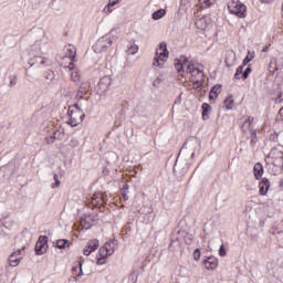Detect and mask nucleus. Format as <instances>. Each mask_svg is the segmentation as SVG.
<instances>
[{
    "label": "nucleus",
    "mask_w": 283,
    "mask_h": 283,
    "mask_svg": "<svg viewBox=\"0 0 283 283\" xmlns=\"http://www.w3.org/2000/svg\"><path fill=\"white\" fill-rule=\"evenodd\" d=\"M186 72L187 74H191L192 82L197 87H200L205 83V69L196 67L193 63L189 62Z\"/></svg>",
    "instance_id": "nucleus-1"
},
{
    "label": "nucleus",
    "mask_w": 283,
    "mask_h": 283,
    "mask_svg": "<svg viewBox=\"0 0 283 283\" xmlns=\"http://www.w3.org/2000/svg\"><path fill=\"white\" fill-rule=\"evenodd\" d=\"M112 34H114V30L97 40L95 45L93 46L94 52L96 54H101L102 52H107L109 48H112V43H114V39H112Z\"/></svg>",
    "instance_id": "nucleus-2"
},
{
    "label": "nucleus",
    "mask_w": 283,
    "mask_h": 283,
    "mask_svg": "<svg viewBox=\"0 0 283 283\" xmlns=\"http://www.w3.org/2000/svg\"><path fill=\"white\" fill-rule=\"evenodd\" d=\"M159 50H160V53L156 51L153 65L155 67H165V63L167 59H169V50H167V42H160Z\"/></svg>",
    "instance_id": "nucleus-3"
},
{
    "label": "nucleus",
    "mask_w": 283,
    "mask_h": 283,
    "mask_svg": "<svg viewBox=\"0 0 283 283\" xmlns=\"http://www.w3.org/2000/svg\"><path fill=\"white\" fill-rule=\"evenodd\" d=\"M228 10L230 14H235L239 19H244L247 17V6L238 2V0L228 2Z\"/></svg>",
    "instance_id": "nucleus-4"
},
{
    "label": "nucleus",
    "mask_w": 283,
    "mask_h": 283,
    "mask_svg": "<svg viewBox=\"0 0 283 283\" xmlns=\"http://www.w3.org/2000/svg\"><path fill=\"white\" fill-rule=\"evenodd\" d=\"M48 247V235H40L34 247L35 255H45Z\"/></svg>",
    "instance_id": "nucleus-5"
},
{
    "label": "nucleus",
    "mask_w": 283,
    "mask_h": 283,
    "mask_svg": "<svg viewBox=\"0 0 283 283\" xmlns=\"http://www.w3.org/2000/svg\"><path fill=\"white\" fill-rule=\"evenodd\" d=\"M118 248V240L113 239L106 242L102 248H99V253L102 255H113L114 251Z\"/></svg>",
    "instance_id": "nucleus-6"
},
{
    "label": "nucleus",
    "mask_w": 283,
    "mask_h": 283,
    "mask_svg": "<svg viewBox=\"0 0 283 283\" xmlns=\"http://www.w3.org/2000/svg\"><path fill=\"white\" fill-rule=\"evenodd\" d=\"M269 158L272 159V165L274 167H279L280 169H282L283 167V151L282 150H277V149H272Z\"/></svg>",
    "instance_id": "nucleus-7"
},
{
    "label": "nucleus",
    "mask_w": 283,
    "mask_h": 283,
    "mask_svg": "<svg viewBox=\"0 0 283 283\" xmlns=\"http://www.w3.org/2000/svg\"><path fill=\"white\" fill-rule=\"evenodd\" d=\"M92 207H103V205H107V193L96 192L93 195L91 199Z\"/></svg>",
    "instance_id": "nucleus-8"
},
{
    "label": "nucleus",
    "mask_w": 283,
    "mask_h": 283,
    "mask_svg": "<svg viewBox=\"0 0 283 283\" xmlns=\"http://www.w3.org/2000/svg\"><path fill=\"white\" fill-rule=\"evenodd\" d=\"M112 85V77L109 75L103 76L98 84H97V92L99 94H105L109 90V86Z\"/></svg>",
    "instance_id": "nucleus-9"
},
{
    "label": "nucleus",
    "mask_w": 283,
    "mask_h": 283,
    "mask_svg": "<svg viewBox=\"0 0 283 283\" xmlns=\"http://www.w3.org/2000/svg\"><path fill=\"white\" fill-rule=\"evenodd\" d=\"M66 56L71 59V63L67 67L71 72H74V70H76V64H74L76 61V48L69 45L66 49Z\"/></svg>",
    "instance_id": "nucleus-10"
},
{
    "label": "nucleus",
    "mask_w": 283,
    "mask_h": 283,
    "mask_svg": "<svg viewBox=\"0 0 283 283\" xmlns=\"http://www.w3.org/2000/svg\"><path fill=\"white\" fill-rule=\"evenodd\" d=\"M67 114L70 116V120L67 122V125H71V127H76V125L81 124V119H78V111L72 109V106L69 107Z\"/></svg>",
    "instance_id": "nucleus-11"
},
{
    "label": "nucleus",
    "mask_w": 283,
    "mask_h": 283,
    "mask_svg": "<svg viewBox=\"0 0 283 283\" xmlns=\"http://www.w3.org/2000/svg\"><path fill=\"white\" fill-rule=\"evenodd\" d=\"M64 136H65L64 132L56 129L53 132V134L51 136L45 137V143H46V145H54V143H56V140H63Z\"/></svg>",
    "instance_id": "nucleus-12"
},
{
    "label": "nucleus",
    "mask_w": 283,
    "mask_h": 283,
    "mask_svg": "<svg viewBox=\"0 0 283 283\" xmlns=\"http://www.w3.org/2000/svg\"><path fill=\"white\" fill-rule=\"evenodd\" d=\"M269 189H271V181L269 180V178L264 177L259 182L260 196H266V193H269Z\"/></svg>",
    "instance_id": "nucleus-13"
},
{
    "label": "nucleus",
    "mask_w": 283,
    "mask_h": 283,
    "mask_svg": "<svg viewBox=\"0 0 283 283\" xmlns=\"http://www.w3.org/2000/svg\"><path fill=\"white\" fill-rule=\"evenodd\" d=\"M205 268L207 271H216L218 269V258L216 256H207L203 260Z\"/></svg>",
    "instance_id": "nucleus-14"
},
{
    "label": "nucleus",
    "mask_w": 283,
    "mask_h": 283,
    "mask_svg": "<svg viewBox=\"0 0 283 283\" xmlns=\"http://www.w3.org/2000/svg\"><path fill=\"white\" fill-rule=\"evenodd\" d=\"M48 63V60L41 55H35L29 60L30 67H41V65H45Z\"/></svg>",
    "instance_id": "nucleus-15"
},
{
    "label": "nucleus",
    "mask_w": 283,
    "mask_h": 283,
    "mask_svg": "<svg viewBox=\"0 0 283 283\" xmlns=\"http://www.w3.org/2000/svg\"><path fill=\"white\" fill-rule=\"evenodd\" d=\"M253 120H255V118H253V116H248L244 118V120L241 125V132H243V134H247L248 132L251 133V129H254Z\"/></svg>",
    "instance_id": "nucleus-16"
},
{
    "label": "nucleus",
    "mask_w": 283,
    "mask_h": 283,
    "mask_svg": "<svg viewBox=\"0 0 283 283\" xmlns=\"http://www.w3.org/2000/svg\"><path fill=\"white\" fill-rule=\"evenodd\" d=\"M80 224L87 231L91 227H94V218L92 214L84 216L80 219Z\"/></svg>",
    "instance_id": "nucleus-17"
},
{
    "label": "nucleus",
    "mask_w": 283,
    "mask_h": 283,
    "mask_svg": "<svg viewBox=\"0 0 283 283\" xmlns=\"http://www.w3.org/2000/svg\"><path fill=\"white\" fill-rule=\"evenodd\" d=\"M253 174H254V178L256 180H261L262 176L264 175V167L262 166L261 163H256L253 167Z\"/></svg>",
    "instance_id": "nucleus-18"
},
{
    "label": "nucleus",
    "mask_w": 283,
    "mask_h": 283,
    "mask_svg": "<svg viewBox=\"0 0 283 283\" xmlns=\"http://www.w3.org/2000/svg\"><path fill=\"white\" fill-rule=\"evenodd\" d=\"M220 92H222V85L216 84L214 86H212V88L210 90V93H209V99L216 101V98H218V94H220Z\"/></svg>",
    "instance_id": "nucleus-19"
},
{
    "label": "nucleus",
    "mask_w": 283,
    "mask_h": 283,
    "mask_svg": "<svg viewBox=\"0 0 283 283\" xmlns=\"http://www.w3.org/2000/svg\"><path fill=\"white\" fill-rule=\"evenodd\" d=\"M72 271L73 275L76 277H83V262L78 261L77 265L73 266Z\"/></svg>",
    "instance_id": "nucleus-20"
},
{
    "label": "nucleus",
    "mask_w": 283,
    "mask_h": 283,
    "mask_svg": "<svg viewBox=\"0 0 283 283\" xmlns=\"http://www.w3.org/2000/svg\"><path fill=\"white\" fill-rule=\"evenodd\" d=\"M53 247H56V249H66V247H70V240L59 239L56 242H53Z\"/></svg>",
    "instance_id": "nucleus-21"
},
{
    "label": "nucleus",
    "mask_w": 283,
    "mask_h": 283,
    "mask_svg": "<svg viewBox=\"0 0 283 283\" xmlns=\"http://www.w3.org/2000/svg\"><path fill=\"white\" fill-rule=\"evenodd\" d=\"M85 94H87V88L82 84L75 95L76 101H83V96H85Z\"/></svg>",
    "instance_id": "nucleus-22"
},
{
    "label": "nucleus",
    "mask_w": 283,
    "mask_h": 283,
    "mask_svg": "<svg viewBox=\"0 0 283 283\" xmlns=\"http://www.w3.org/2000/svg\"><path fill=\"white\" fill-rule=\"evenodd\" d=\"M201 109H202L203 120H208L209 112H211V105H209L208 103H203L202 106H201Z\"/></svg>",
    "instance_id": "nucleus-23"
},
{
    "label": "nucleus",
    "mask_w": 283,
    "mask_h": 283,
    "mask_svg": "<svg viewBox=\"0 0 283 283\" xmlns=\"http://www.w3.org/2000/svg\"><path fill=\"white\" fill-rule=\"evenodd\" d=\"M165 14H167V11H165V9H158L157 11H155L151 17L154 19V21H160V19H163V17H165Z\"/></svg>",
    "instance_id": "nucleus-24"
},
{
    "label": "nucleus",
    "mask_w": 283,
    "mask_h": 283,
    "mask_svg": "<svg viewBox=\"0 0 283 283\" xmlns=\"http://www.w3.org/2000/svg\"><path fill=\"white\" fill-rule=\"evenodd\" d=\"M14 255H17V252H13L9 256V264H10V266H19V263L21 262V258H15Z\"/></svg>",
    "instance_id": "nucleus-25"
},
{
    "label": "nucleus",
    "mask_w": 283,
    "mask_h": 283,
    "mask_svg": "<svg viewBox=\"0 0 283 283\" xmlns=\"http://www.w3.org/2000/svg\"><path fill=\"white\" fill-rule=\"evenodd\" d=\"M250 138H251V142H250L251 147H255V145H258V130L256 129H251Z\"/></svg>",
    "instance_id": "nucleus-26"
},
{
    "label": "nucleus",
    "mask_w": 283,
    "mask_h": 283,
    "mask_svg": "<svg viewBox=\"0 0 283 283\" xmlns=\"http://www.w3.org/2000/svg\"><path fill=\"white\" fill-rule=\"evenodd\" d=\"M87 249H90L92 252L96 251V249H98V240H91L87 243Z\"/></svg>",
    "instance_id": "nucleus-27"
},
{
    "label": "nucleus",
    "mask_w": 283,
    "mask_h": 283,
    "mask_svg": "<svg viewBox=\"0 0 283 283\" xmlns=\"http://www.w3.org/2000/svg\"><path fill=\"white\" fill-rule=\"evenodd\" d=\"M224 105L227 107V109H233V96H228L226 99H224Z\"/></svg>",
    "instance_id": "nucleus-28"
},
{
    "label": "nucleus",
    "mask_w": 283,
    "mask_h": 283,
    "mask_svg": "<svg viewBox=\"0 0 283 283\" xmlns=\"http://www.w3.org/2000/svg\"><path fill=\"white\" fill-rule=\"evenodd\" d=\"M53 180H54V184H52V189H59V187H61V179H59V175L57 174H54L53 175Z\"/></svg>",
    "instance_id": "nucleus-29"
},
{
    "label": "nucleus",
    "mask_w": 283,
    "mask_h": 283,
    "mask_svg": "<svg viewBox=\"0 0 283 283\" xmlns=\"http://www.w3.org/2000/svg\"><path fill=\"white\" fill-rule=\"evenodd\" d=\"M138 52V45L136 44H130L128 48H127V54H136Z\"/></svg>",
    "instance_id": "nucleus-30"
},
{
    "label": "nucleus",
    "mask_w": 283,
    "mask_h": 283,
    "mask_svg": "<svg viewBox=\"0 0 283 283\" xmlns=\"http://www.w3.org/2000/svg\"><path fill=\"white\" fill-rule=\"evenodd\" d=\"M175 67L179 74L180 72H185V64H182V61L180 60H177V62L175 63Z\"/></svg>",
    "instance_id": "nucleus-31"
},
{
    "label": "nucleus",
    "mask_w": 283,
    "mask_h": 283,
    "mask_svg": "<svg viewBox=\"0 0 283 283\" xmlns=\"http://www.w3.org/2000/svg\"><path fill=\"white\" fill-rule=\"evenodd\" d=\"M253 59H255L254 53H253L251 56L247 55V56L244 57V60H243V62H242L241 65H242L243 67H247V65H249V63H251V61H253Z\"/></svg>",
    "instance_id": "nucleus-32"
},
{
    "label": "nucleus",
    "mask_w": 283,
    "mask_h": 283,
    "mask_svg": "<svg viewBox=\"0 0 283 283\" xmlns=\"http://www.w3.org/2000/svg\"><path fill=\"white\" fill-rule=\"evenodd\" d=\"M54 71L49 70L46 72H44V78H46V81H54Z\"/></svg>",
    "instance_id": "nucleus-33"
},
{
    "label": "nucleus",
    "mask_w": 283,
    "mask_h": 283,
    "mask_svg": "<svg viewBox=\"0 0 283 283\" xmlns=\"http://www.w3.org/2000/svg\"><path fill=\"white\" fill-rule=\"evenodd\" d=\"M251 72H253V69L251 67V65H248L245 71L242 74V80L247 81V78H249V74H251Z\"/></svg>",
    "instance_id": "nucleus-34"
},
{
    "label": "nucleus",
    "mask_w": 283,
    "mask_h": 283,
    "mask_svg": "<svg viewBox=\"0 0 283 283\" xmlns=\"http://www.w3.org/2000/svg\"><path fill=\"white\" fill-rule=\"evenodd\" d=\"M120 1L123 0H108V3L106 6V8H108V12H113V10L109 8H114V6H116L117 3H120Z\"/></svg>",
    "instance_id": "nucleus-35"
},
{
    "label": "nucleus",
    "mask_w": 283,
    "mask_h": 283,
    "mask_svg": "<svg viewBox=\"0 0 283 283\" xmlns=\"http://www.w3.org/2000/svg\"><path fill=\"white\" fill-rule=\"evenodd\" d=\"M71 81H73L74 83H77V81H81V74H78L77 71H73L71 73Z\"/></svg>",
    "instance_id": "nucleus-36"
},
{
    "label": "nucleus",
    "mask_w": 283,
    "mask_h": 283,
    "mask_svg": "<svg viewBox=\"0 0 283 283\" xmlns=\"http://www.w3.org/2000/svg\"><path fill=\"white\" fill-rule=\"evenodd\" d=\"M138 282V273L133 272L128 276V283H136Z\"/></svg>",
    "instance_id": "nucleus-37"
},
{
    "label": "nucleus",
    "mask_w": 283,
    "mask_h": 283,
    "mask_svg": "<svg viewBox=\"0 0 283 283\" xmlns=\"http://www.w3.org/2000/svg\"><path fill=\"white\" fill-rule=\"evenodd\" d=\"M270 140H272V143H280V134H277V133L271 134Z\"/></svg>",
    "instance_id": "nucleus-38"
},
{
    "label": "nucleus",
    "mask_w": 283,
    "mask_h": 283,
    "mask_svg": "<svg viewBox=\"0 0 283 283\" xmlns=\"http://www.w3.org/2000/svg\"><path fill=\"white\" fill-rule=\"evenodd\" d=\"M282 96H283V92H282V90H279L276 92L275 103H283Z\"/></svg>",
    "instance_id": "nucleus-39"
},
{
    "label": "nucleus",
    "mask_w": 283,
    "mask_h": 283,
    "mask_svg": "<svg viewBox=\"0 0 283 283\" xmlns=\"http://www.w3.org/2000/svg\"><path fill=\"white\" fill-rule=\"evenodd\" d=\"M108 255H103L101 252H99V258H97V265H103L105 264V258H107Z\"/></svg>",
    "instance_id": "nucleus-40"
},
{
    "label": "nucleus",
    "mask_w": 283,
    "mask_h": 283,
    "mask_svg": "<svg viewBox=\"0 0 283 283\" xmlns=\"http://www.w3.org/2000/svg\"><path fill=\"white\" fill-rule=\"evenodd\" d=\"M200 3L205 4V8H211L213 6V0H199Z\"/></svg>",
    "instance_id": "nucleus-41"
},
{
    "label": "nucleus",
    "mask_w": 283,
    "mask_h": 283,
    "mask_svg": "<svg viewBox=\"0 0 283 283\" xmlns=\"http://www.w3.org/2000/svg\"><path fill=\"white\" fill-rule=\"evenodd\" d=\"M219 255L221 258H224V255H227V249H224V244H221L219 248Z\"/></svg>",
    "instance_id": "nucleus-42"
},
{
    "label": "nucleus",
    "mask_w": 283,
    "mask_h": 283,
    "mask_svg": "<svg viewBox=\"0 0 283 283\" xmlns=\"http://www.w3.org/2000/svg\"><path fill=\"white\" fill-rule=\"evenodd\" d=\"M9 87H14L17 85V75L10 76Z\"/></svg>",
    "instance_id": "nucleus-43"
},
{
    "label": "nucleus",
    "mask_w": 283,
    "mask_h": 283,
    "mask_svg": "<svg viewBox=\"0 0 283 283\" xmlns=\"http://www.w3.org/2000/svg\"><path fill=\"white\" fill-rule=\"evenodd\" d=\"M78 120L80 123H83V120H85V113L83 112V108H78Z\"/></svg>",
    "instance_id": "nucleus-44"
},
{
    "label": "nucleus",
    "mask_w": 283,
    "mask_h": 283,
    "mask_svg": "<svg viewBox=\"0 0 283 283\" xmlns=\"http://www.w3.org/2000/svg\"><path fill=\"white\" fill-rule=\"evenodd\" d=\"M185 242H186V244H191V242H193V235L192 234H187L185 237Z\"/></svg>",
    "instance_id": "nucleus-45"
},
{
    "label": "nucleus",
    "mask_w": 283,
    "mask_h": 283,
    "mask_svg": "<svg viewBox=\"0 0 283 283\" xmlns=\"http://www.w3.org/2000/svg\"><path fill=\"white\" fill-rule=\"evenodd\" d=\"M193 260H196V262L200 260V249L198 248L193 251Z\"/></svg>",
    "instance_id": "nucleus-46"
},
{
    "label": "nucleus",
    "mask_w": 283,
    "mask_h": 283,
    "mask_svg": "<svg viewBox=\"0 0 283 283\" xmlns=\"http://www.w3.org/2000/svg\"><path fill=\"white\" fill-rule=\"evenodd\" d=\"M238 74H244V66H243V64H241L238 69H237V71H235Z\"/></svg>",
    "instance_id": "nucleus-47"
},
{
    "label": "nucleus",
    "mask_w": 283,
    "mask_h": 283,
    "mask_svg": "<svg viewBox=\"0 0 283 283\" xmlns=\"http://www.w3.org/2000/svg\"><path fill=\"white\" fill-rule=\"evenodd\" d=\"M120 191L129 192V184H124L123 187L120 188Z\"/></svg>",
    "instance_id": "nucleus-48"
},
{
    "label": "nucleus",
    "mask_w": 283,
    "mask_h": 283,
    "mask_svg": "<svg viewBox=\"0 0 283 283\" xmlns=\"http://www.w3.org/2000/svg\"><path fill=\"white\" fill-rule=\"evenodd\" d=\"M91 253H93L92 250L90 248H87V245H86V248L83 250V254L87 256Z\"/></svg>",
    "instance_id": "nucleus-49"
},
{
    "label": "nucleus",
    "mask_w": 283,
    "mask_h": 283,
    "mask_svg": "<svg viewBox=\"0 0 283 283\" xmlns=\"http://www.w3.org/2000/svg\"><path fill=\"white\" fill-rule=\"evenodd\" d=\"M240 78H242V74L235 72L234 76H233V80L234 81H240Z\"/></svg>",
    "instance_id": "nucleus-50"
},
{
    "label": "nucleus",
    "mask_w": 283,
    "mask_h": 283,
    "mask_svg": "<svg viewBox=\"0 0 283 283\" xmlns=\"http://www.w3.org/2000/svg\"><path fill=\"white\" fill-rule=\"evenodd\" d=\"M102 174L103 176H109V169L107 167H104Z\"/></svg>",
    "instance_id": "nucleus-51"
},
{
    "label": "nucleus",
    "mask_w": 283,
    "mask_h": 283,
    "mask_svg": "<svg viewBox=\"0 0 283 283\" xmlns=\"http://www.w3.org/2000/svg\"><path fill=\"white\" fill-rule=\"evenodd\" d=\"M120 193H122V198H124V200H129V196L127 195L128 192L120 191Z\"/></svg>",
    "instance_id": "nucleus-52"
},
{
    "label": "nucleus",
    "mask_w": 283,
    "mask_h": 283,
    "mask_svg": "<svg viewBox=\"0 0 283 283\" xmlns=\"http://www.w3.org/2000/svg\"><path fill=\"white\" fill-rule=\"evenodd\" d=\"M189 1L191 0H181V6H189Z\"/></svg>",
    "instance_id": "nucleus-53"
},
{
    "label": "nucleus",
    "mask_w": 283,
    "mask_h": 283,
    "mask_svg": "<svg viewBox=\"0 0 283 283\" xmlns=\"http://www.w3.org/2000/svg\"><path fill=\"white\" fill-rule=\"evenodd\" d=\"M73 107H75V112H78V109H81V106H78V104H74Z\"/></svg>",
    "instance_id": "nucleus-54"
},
{
    "label": "nucleus",
    "mask_w": 283,
    "mask_h": 283,
    "mask_svg": "<svg viewBox=\"0 0 283 283\" xmlns=\"http://www.w3.org/2000/svg\"><path fill=\"white\" fill-rule=\"evenodd\" d=\"M262 52H269V45L263 46Z\"/></svg>",
    "instance_id": "nucleus-55"
},
{
    "label": "nucleus",
    "mask_w": 283,
    "mask_h": 283,
    "mask_svg": "<svg viewBox=\"0 0 283 283\" xmlns=\"http://www.w3.org/2000/svg\"><path fill=\"white\" fill-rule=\"evenodd\" d=\"M25 74H27V76H29L30 78H32V75L30 74V69H27Z\"/></svg>",
    "instance_id": "nucleus-56"
},
{
    "label": "nucleus",
    "mask_w": 283,
    "mask_h": 283,
    "mask_svg": "<svg viewBox=\"0 0 283 283\" xmlns=\"http://www.w3.org/2000/svg\"><path fill=\"white\" fill-rule=\"evenodd\" d=\"M261 1V3H271V1H273V0H260Z\"/></svg>",
    "instance_id": "nucleus-57"
},
{
    "label": "nucleus",
    "mask_w": 283,
    "mask_h": 283,
    "mask_svg": "<svg viewBox=\"0 0 283 283\" xmlns=\"http://www.w3.org/2000/svg\"><path fill=\"white\" fill-rule=\"evenodd\" d=\"M279 114H280V116H282V118H283V106L280 108Z\"/></svg>",
    "instance_id": "nucleus-58"
},
{
    "label": "nucleus",
    "mask_w": 283,
    "mask_h": 283,
    "mask_svg": "<svg viewBox=\"0 0 283 283\" xmlns=\"http://www.w3.org/2000/svg\"><path fill=\"white\" fill-rule=\"evenodd\" d=\"M185 63H188L189 62V59H187L186 56H182Z\"/></svg>",
    "instance_id": "nucleus-59"
},
{
    "label": "nucleus",
    "mask_w": 283,
    "mask_h": 283,
    "mask_svg": "<svg viewBox=\"0 0 283 283\" xmlns=\"http://www.w3.org/2000/svg\"><path fill=\"white\" fill-rule=\"evenodd\" d=\"M195 156H196V153H192V154H191V158H195Z\"/></svg>",
    "instance_id": "nucleus-60"
},
{
    "label": "nucleus",
    "mask_w": 283,
    "mask_h": 283,
    "mask_svg": "<svg viewBox=\"0 0 283 283\" xmlns=\"http://www.w3.org/2000/svg\"><path fill=\"white\" fill-rule=\"evenodd\" d=\"M185 147H187V143L184 144L182 149H185Z\"/></svg>",
    "instance_id": "nucleus-61"
}]
</instances>
